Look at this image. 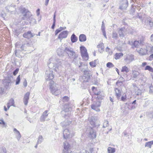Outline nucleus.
I'll return each mask as SVG.
<instances>
[{
    "mask_svg": "<svg viewBox=\"0 0 153 153\" xmlns=\"http://www.w3.org/2000/svg\"><path fill=\"white\" fill-rule=\"evenodd\" d=\"M62 61L60 59H54L53 62H50L48 63V66L49 68L46 70L45 75V79L47 81L51 80L53 78V71L52 70H51V69L53 68L56 72H59V69L60 68Z\"/></svg>",
    "mask_w": 153,
    "mask_h": 153,
    "instance_id": "nucleus-1",
    "label": "nucleus"
},
{
    "mask_svg": "<svg viewBox=\"0 0 153 153\" xmlns=\"http://www.w3.org/2000/svg\"><path fill=\"white\" fill-rule=\"evenodd\" d=\"M57 52L59 56H61L63 55L65 51L64 50H63L61 48H59L57 50Z\"/></svg>",
    "mask_w": 153,
    "mask_h": 153,
    "instance_id": "nucleus-30",
    "label": "nucleus"
},
{
    "mask_svg": "<svg viewBox=\"0 0 153 153\" xmlns=\"http://www.w3.org/2000/svg\"><path fill=\"white\" fill-rule=\"evenodd\" d=\"M153 59V54L149 56V60H152Z\"/></svg>",
    "mask_w": 153,
    "mask_h": 153,
    "instance_id": "nucleus-63",
    "label": "nucleus"
},
{
    "mask_svg": "<svg viewBox=\"0 0 153 153\" xmlns=\"http://www.w3.org/2000/svg\"><path fill=\"white\" fill-rule=\"evenodd\" d=\"M78 38L74 34H73L71 36V41L72 43L76 42L77 41Z\"/></svg>",
    "mask_w": 153,
    "mask_h": 153,
    "instance_id": "nucleus-29",
    "label": "nucleus"
},
{
    "mask_svg": "<svg viewBox=\"0 0 153 153\" xmlns=\"http://www.w3.org/2000/svg\"><path fill=\"white\" fill-rule=\"evenodd\" d=\"M121 71L123 72H125L126 73H127L128 72L129 70L126 66H124L122 67Z\"/></svg>",
    "mask_w": 153,
    "mask_h": 153,
    "instance_id": "nucleus-40",
    "label": "nucleus"
},
{
    "mask_svg": "<svg viewBox=\"0 0 153 153\" xmlns=\"http://www.w3.org/2000/svg\"><path fill=\"white\" fill-rule=\"evenodd\" d=\"M63 136L64 138L67 139L71 137L74 135V134L69 131L67 128L65 129L63 132Z\"/></svg>",
    "mask_w": 153,
    "mask_h": 153,
    "instance_id": "nucleus-7",
    "label": "nucleus"
},
{
    "mask_svg": "<svg viewBox=\"0 0 153 153\" xmlns=\"http://www.w3.org/2000/svg\"><path fill=\"white\" fill-rule=\"evenodd\" d=\"M114 65L111 62H108L106 64V66L109 68H111L114 67Z\"/></svg>",
    "mask_w": 153,
    "mask_h": 153,
    "instance_id": "nucleus-45",
    "label": "nucleus"
},
{
    "mask_svg": "<svg viewBox=\"0 0 153 153\" xmlns=\"http://www.w3.org/2000/svg\"><path fill=\"white\" fill-rule=\"evenodd\" d=\"M145 70H148L151 72H153V69L149 65L146 66L145 68Z\"/></svg>",
    "mask_w": 153,
    "mask_h": 153,
    "instance_id": "nucleus-41",
    "label": "nucleus"
},
{
    "mask_svg": "<svg viewBox=\"0 0 153 153\" xmlns=\"http://www.w3.org/2000/svg\"><path fill=\"white\" fill-rule=\"evenodd\" d=\"M88 137L91 138H94L96 137V133L92 128H90L88 134Z\"/></svg>",
    "mask_w": 153,
    "mask_h": 153,
    "instance_id": "nucleus-19",
    "label": "nucleus"
},
{
    "mask_svg": "<svg viewBox=\"0 0 153 153\" xmlns=\"http://www.w3.org/2000/svg\"><path fill=\"white\" fill-rule=\"evenodd\" d=\"M101 102L100 101H97L94 102L91 105V108L97 111H100V109L99 108L100 106Z\"/></svg>",
    "mask_w": 153,
    "mask_h": 153,
    "instance_id": "nucleus-9",
    "label": "nucleus"
},
{
    "mask_svg": "<svg viewBox=\"0 0 153 153\" xmlns=\"http://www.w3.org/2000/svg\"><path fill=\"white\" fill-rule=\"evenodd\" d=\"M68 34V32L67 31H63L59 34L58 38L60 40V41L61 42L62 39L67 37Z\"/></svg>",
    "mask_w": 153,
    "mask_h": 153,
    "instance_id": "nucleus-15",
    "label": "nucleus"
},
{
    "mask_svg": "<svg viewBox=\"0 0 153 153\" xmlns=\"http://www.w3.org/2000/svg\"><path fill=\"white\" fill-rule=\"evenodd\" d=\"M139 73L137 71H135L132 73L133 77L134 78H136L139 75Z\"/></svg>",
    "mask_w": 153,
    "mask_h": 153,
    "instance_id": "nucleus-39",
    "label": "nucleus"
},
{
    "mask_svg": "<svg viewBox=\"0 0 153 153\" xmlns=\"http://www.w3.org/2000/svg\"><path fill=\"white\" fill-rule=\"evenodd\" d=\"M149 25L151 27H153V22L151 21L149 24Z\"/></svg>",
    "mask_w": 153,
    "mask_h": 153,
    "instance_id": "nucleus-61",
    "label": "nucleus"
},
{
    "mask_svg": "<svg viewBox=\"0 0 153 153\" xmlns=\"http://www.w3.org/2000/svg\"><path fill=\"white\" fill-rule=\"evenodd\" d=\"M126 105H127L128 106V108L130 110L134 109L136 108V107L134 105H132V104H131V103L130 102H126Z\"/></svg>",
    "mask_w": 153,
    "mask_h": 153,
    "instance_id": "nucleus-32",
    "label": "nucleus"
},
{
    "mask_svg": "<svg viewBox=\"0 0 153 153\" xmlns=\"http://www.w3.org/2000/svg\"><path fill=\"white\" fill-rule=\"evenodd\" d=\"M61 30L59 29V28L56 29L55 32V35H56L59 33L61 32Z\"/></svg>",
    "mask_w": 153,
    "mask_h": 153,
    "instance_id": "nucleus-60",
    "label": "nucleus"
},
{
    "mask_svg": "<svg viewBox=\"0 0 153 153\" xmlns=\"http://www.w3.org/2000/svg\"><path fill=\"white\" fill-rule=\"evenodd\" d=\"M20 75H19L17 78V79H16V85L19 84L20 82Z\"/></svg>",
    "mask_w": 153,
    "mask_h": 153,
    "instance_id": "nucleus-51",
    "label": "nucleus"
},
{
    "mask_svg": "<svg viewBox=\"0 0 153 153\" xmlns=\"http://www.w3.org/2000/svg\"><path fill=\"white\" fill-rule=\"evenodd\" d=\"M8 104H9L11 106H14V100L13 98L11 99L7 103Z\"/></svg>",
    "mask_w": 153,
    "mask_h": 153,
    "instance_id": "nucleus-42",
    "label": "nucleus"
},
{
    "mask_svg": "<svg viewBox=\"0 0 153 153\" xmlns=\"http://www.w3.org/2000/svg\"><path fill=\"white\" fill-rule=\"evenodd\" d=\"M144 42L143 41H135L133 42V45L135 47H138L140 45H143Z\"/></svg>",
    "mask_w": 153,
    "mask_h": 153,
    "instance_id": "nucleus-20",
    "label": "nucleus"
},
{
    "mask_svg": "<svg viewBox=\"0 0 153 153\" xmlns=\"http://www.w3.org/2000/svg\"><path fill=\"white\" fill-rule=\"evenodd\" d=\"M84 68H82L81 71L83 72L84 75H87V78L88 79H89L90 76L91 75V71L88 69H86L84 70V69H85L86 68H87V67L86 66H84Z\"/></svg>",
    "mask_w": 153,
    "mask_h": 153,
    "instance_id": "nucleus-12",
    "label": "nucleus"
},
{
    "mask_svg": "<svg viewBox=\"0 0 153 153\" xmlns=\"http://www.w3.org/2000/svg\"><path fill=\"white\" fill-rule=\"evenodd\" d=\"M128 5V4L127 0H122L119 8L122 10H126Z\"/></svg>",
    "mask_w": 153,
    "mask_h": 153,
    "instance_id": "nucleus-13",
    "label": "nucleus"
},
{
    "mask_svg": "<svg viewBox=\"0 0 153 153\" xmlns=\"http://www.w3.org/2000/svg\"><path fill=\"white\" fill-rule=\"evenodd\" d=\"M118 37V35L115 32L113 31L112 34V37L113 38L117 39Z\"/></svg>",
    "mask_w": 153,
    "mask_h": 153,
    "instance_id": "nucleus-43",
    "label": "nucleus"
},
{
    "mask_svg": "<svg viewBox=\"0 0 153 153\" xmlns=\"http://www.w3.org/2000/svg\"><path fill=\"white\" fill-rule=\"evenodd\" d=\"M13 131L14 132L16 133V136L17 140H19L21 137V135L19 132L16 128L14 129Z\"/></svg>",
    "mask_w": 153,
    "mask_h": 153,
    "instance_id": "nucleus-28",
    "label": "nucleus"
},
{
    "mask_svg": "<svg viewBox=\"0 0 153 153\" xmlns=\"http://www.w3.org/2000/svg\"><path fill=\"white\" fill-rule=\"evenodd\" d=\"M146 50L147 52L149 51V52H152L153 51V46H150L149 45L146 46Z\"/></svg>",
    "mask_w": 153,
    "mask_h": 153,
    "instance_id": "nucleus-36",
    "label": "nucleus"
},
{
    "mask_svg": "<svg viewBox=\"0 0 153 153\" xmlns=\"http://www.w3.org/2000/svg\"><path fill=\"white\" fill-rule=\"evenodd\" d=\"M94 94L95 95H96L97 96V98L98 99H102V96H101L102 92L100 91H95L94 92Z\"/></svg>",
    "mask_w": 153,
    "mask_h": 153,
    "instance_id": "nucleus-26",
    "label": "nucleus"
},
{
    "mask_svg": "<svg viewBox=\"0 0 153 153\" xmlns=\"http://www.w3.org/2000/svg\"><path fill=\"white\" fill-rule=\"evenodd\" d=\"M79 41L81 42H85L86 40V37L84 34H81L79 36Z\"/></svg>",
    "mask_w": 153,
    "mask_h": 153,
    "instance_id": "nucleus-25",
    "label": "nucleus"
},
{
    "mask_svg": "<svg viewBox=\"0 0 153 153\" xmlns=\"http://www.w3.org/2000/svg\"><path fill=\"white\" fill-rule=\"evenodd\" d=\"M97 60H95L94 62H91L89 63L90 65L92 67H94L96 66V62L97 61Z\"/></svg>",
    "mask_w": 153,
    "mask_h": 153,
    "instance_id": "nucleus-47",
    "label": "nucleus"
},
{
    "mask_svg": "<svg viewBox=\"0 0 153 153\" xmlns=\"http://www.w3.org/2000/svg\"><path fill=\"white\" fill-rule=\"evenodd\" d=\"M130 28V27L126 28V27H125L120 28L118 31L119 36L120 37H123L127 33H131V31H129Z\"/></svg>",
    "mask_w": 153,
    "mask_h": 153,
    "instance_id": "nucleus-5",
    "label": "nucleus"
},
{
    "mask_svg": "<svg viewBox=\"0 0 153 153\" xmlns=\"http://www.w3.org/2000/svg\"><path fill=\"white\" fill-rule=\"evenodd\" d=\"M152 145H153V140L146 143L145 145V146L149 147L151 148Z\"/></svg>",
    "mask_w": 153,
    "mask_h": 153,
    "instance_id": "nucleus-37",
    "label": "nucleus"
},
{
    "mask_svg": "<svg viewBox=\"0 0 153 153\" xmlns=\"http://www.w3.org/2000/svg\"><path fill=\"white\" fill-rule=\"evenodd\" d=\"M81 54L83 58L85 59H88V58L87 50L83 46L80 47Z\"/></svg>",
    "mask_w": 153,
    "mask_h": 153,
    "instance_id": "nucleus-6",
    "label": "nucleus"
},
{
    "mask_svg": "<svg viewBox=\"0 0 153 153\" xmlns=\"http://www.w3.org/2000/svg\"><path fill=\"white\" fill-rule=\"evenodd\" d=\"M56 12H55L53 17V25L51 26V28L52 29H53L55 25V23H56Z\"/></svg>",
    "mask_w": 153,
    "mask_h": 153,
    "instance_id": "nucleus-38",
    "label": "nucleus"
},
{
    "mask_svg": "<svg viewBox=\"0 0 153 153\" xmlns=\"http://www.w3.org/2000/svg\"><path fill=\"white\" fill-rule=\"evenodd\" d=\"M89 121L92 127H95L96 120L94 117H91L89 118Z\"/></svg>",
    "mask_w": 153,
    "mask_h": 153,
    "instance_id": "nucleus-21",
    "label": "nucleus"
},
{
    "mask_svg": "<svg viewBox=\"0 0 153 153\" xmlns=\"http://www.w3.org/2000/svg\"><path fill=\"white\" fill-rule=\"evenodd\" d=\"M102 32L103 34V36H104L105 37L106 39H107V37L106 36V34L105 30H102Z\"/></svg>",
    "mask_w": 153,
    "mask_h": 153,
    "instance_id": "nucleus-59",
    "label": "nucleus"
},
{
    "mask_svg": "<svg viewBox=\"0 0 153 153\" xmlns=\"http://www.w3.org/2000/svg\"><path fill=\"white\" fill-rule=\"evenodd\" d=\"M0 124H2L3 126H5L6 124L3 120V119H1L0 120Z\"/></svg>",
    "mask_w": 153,
    "mask_h": 153,
    "instance_id": "nucleus-52",
    "label": "nucleus"
},
{
    "mask_svg": "<svg viewBox=\"0 0 153 153\" xmlns=\"http://www.w3.org/2000/svg\"><path fill=\"white\" fill-rule=\"evenodd\" d=\"M44 140L43 137L41 135H40L38 138L37 144H39L41 143Z\"/></svg>",
    "mask_w": 153,
    "mask_h": 153,
    "instance_id": "nucleus-34",
    "label": "nucleus"
},
{
    "mask_svg": "<svg viewBox=\"0 0 153 153\" xmlns=\"http://www.w3.org/2000/svg\"><path fill=\"white\" fill-rule=\"evenodd\" d=\"M103 44L102 43H100L97 46V47L98 48H100L102 50H103L104 49Z\"/></svg>",
    "mask_w": 153,
    "mask_h": 153,
    "instance_id": "nucleus-48",
    "label": "nucleus"
},
{
    "mask_svg": "<svg viewBox=\"0 0 153 153\" xmlns=\"http://www.w3.org/2000/svg\"><path fill=\"white\" fill-rule=\"evenodd\" d=\"M11 81L10 80H5L3 82V84L5 88L8 89L11 85Z\"/></svg>",
    "mask_w": 153,
    "mask_h": 153,
    "instance_id": "nucleus-22",
    "label": "nucleus"
},
{
    "mask_svg": "<svg viewBox=\"0 0 153 153\" xmlns=\"http://www.w3.org/2000/svg\"><path fill=\"white\" fill-rule=\"evenodd\" d=\"M27 47L26 45V44H24L22 45L21 47V50H26V49H27Z\"/></svg>",
    "mask_w": 153,
    "mask_h": 153,
    "instance_id": "nucleus-50",
    "label": "nucleus"
},
{
    "mask_svg": "<svg viewBox=\"0 0 153 153\" xmlns=\"http://www.w3.org/2000/svg\"><path fill=\"white\" fill-rule=\"evenodd\" d=\"M137 16H138L139 18L140 19L142 20V17L141 16V13H138Z\"/></svg>",
    "mask_w": 153,
    "mask_h": 153,
    "instance_id": "nucleus-62",
    "label": "nucleus"
},
{
    "mask_svg": "<svg viewBox=\"0 0 153 153\" xmlns=\"http://www.w3.org/2000/svg\"><path fill=\"white\" fill-rule=\"evenodd\" d=\"M50 89L51 93L55 96L60 94L61 91L58 85L54 83L53 81L51 80L50 82Z\"/></svg>",
    "mask_w": 153,
    "mask_h": 153,
    "instance_id": "nucleus-2",
    "label": "nucleus"
},
{
    "mask_svg": "<svg viewBox=\"0 0 153 153\" xmlns=\"http://www.w3.org/2000/svg\"><path fill=\"white\" fill-rule=\"evenodd\" d=\"M123 56V54L122 53H116L115 55V57L114 58L116 59H119Z\"/></svg>",
    "mask_w": 153,
    "mask_h": 153,
    "instance_id": "nucleus-31",
    "label": "nucleus"
},
{
    "mask_svg": "<svg viewBox=\"0 0 153 153\" xmlns=\"http://www.w3.org/2000/svg\"><path fill=\"white\" fill-rule=\"evenodd\" d=\"M149 92L150 93H153V87L152 86H151L149 87Z\"/></svg>",
    "mask_w": 153,
    "mask_h": 153,
    "instance_id": "nucleus-57",
    "label": "nucleus"
},
{
    "mask_svg": "<svg viewBox=\"0 0 153 153\" xmlns=\"http://www.w3.org/2000/svg\"><path fill=\"white\" fill-rule=\"evenodd\" d=\"M71 123V122L65 120V121L61 123V125L63 128H65L67 126H69Z\"/></svg>",
    "mask_w": 153,
    "mask_h": 153,
    "instance_id": "nucleus-24",
    "label": "nucleus"
},
{
    "mask_svg": "<svg viewBox=\"0 0 153 153\" xmlns=\"http://www.w3.org/2000/svg\"><path fill=\"white\" fill-rule=\"evenodd\" d=\"M24 21H22L21 24L22 25H27L29 23H31L32 22H35L36 21L35 19L33 18V19H31L30 21H27V20H25Z\"/></svg>",
    "mask_w": 153,
    "mask_h": 153,
    "instance_id": "nucleus-27",
    "label": "nucleus"
},
{
    "mask_svg": "<svg viewBox=\"0 0 153 153\" xmlns=\"http://www.w3.org/2000/svg\"><path fill=\"white\" fill-rule=\"evenodd\" d=\"M19 9L21 12L23 14V16L22 17L23 20H27L30 21L31 19H33L32 15L28 10L22 7H20Z\"/></svg>",
    "mask_w": 153,
    "mask_h": 153,
    "instance_id": "nucleus-3",
    "label": "nucleus"
},
{
    "mask_svg": "<svg viewBox=\"0 0 153 153\" xmlns=\"http://www.w3.org/2000/svg\"><path fill=\"white\" fill-rule=\"evenodd\" d=\"M35 35V34L32 33L30 31H29L24 33L23 36L25 38L29 39L30 38L33 37Z\"/></svg>",
    "mask_w": 153,
    "mask_h": 153,
    "instance_id": "nucleus-17",
    "label": "nucleus"
},
{
    "mask_svg": "<svg viewBox=\"0 0 153 153\" xmlns=\"http://www.w3.org/2000/svg\"><path fill=\"white\" fill-rule=\"evenodd\" d=\"M26 45L27 47L33 46V44L31 42L26 43Z\"/></svg>",
    "mask_w": 153,
    "mask_h": 153,
    "instance_id": "nucleus-53",
    "label": "nucleus"
},
{
    "mask_svg": "<svg viewBox=\"0 0 153 153\" xmlns=\"http://www.w3.org/2000/svg\"><path fill=\"white\" fill-rule=\"evenodd\" d=\"M152 21V18L149 17H147L146 18L145 21V24L147 25H148L149 23Z\"/></svg>",
    "mask_w": 153,
    "mask_h": 153,
    "instance_id": "nucleus-35",
    "label": "nucleus"
},
{
    "mask_svg": "<svg viewBox=\"0 0 153 153\" xmlns=\"http://www.w3.org/2000/svg\"><path fill=\"white\" fill-rule=\"evenodd\" d=\"M19 71V69L18 68H16L13 73V74L15 76L18 73V72Z\"/></svg>",
    "mask_w": 153,
    "mask_h": 153,
    "instance_id": "nucleus-55",
    "label": "nucleus"
},
{
    "mask_svg": "<svg viewBox=\"0 0 153 153\" xmlns=\"http://www.w3.org/2000/svg\"><path fill=\"white\" fill-rule=\"evenodd\" d=\"M109 125L108 122L106 120H105L103 123V128H105Z\"/></svg>",
    "mask_w": 153,
    "mask_h": 153,
    "instance_id": "nucleus-46",
    "label": "nucleus"
},
{
    "mask_svg": "<svg viewBox=\"0 0 153 153\" xmlns=\"http://www.w3.org/2000/svg\"><path fill=\"white\" fill-rule=\"evenodd\" d=\"M149 115L150 117L153 118V111L150 112Z\"/></svg>",
    "mask_w": 153,
    "mask_h": 153,
    "instance_id": "nucleus-58",
    "label": "nucleus"
},
{
    "mask_svg": "<svg viewBox=\"0 0 153 153\" xmlns=\"http://www.w3.org/2000/svg\"><path fill=\"white\" fill-rule=\"evenodd\" d=\"M101 30H105V25L104 24V22L103 21H102V25L101 26Z\"/></svg>",
    "mask_w": 153,
    "mask_h": 153,
    "instance_id": "nucleus-56",
    "label": "nucleus"
},
{
    "mask_svg": "<svg viewBox=\"0 0 153 153\" xmlns=\"http://www.w3.org/2000/svg\"><path fill=\"white\" fill-rule=\"evenodd\" d=\"M48 112V110H46L42 113L40 118L41 122H44L45 120L48 121L50 120L49 118H47L49 114Z\"/></svg>",
    "mask_w": 153,
    "mask_h": 153,
    "instance_id": "nucleus-8",
    "label": "nucleus"
},
{
    "mask_svg": "<svg viewBox=\"0 0 153 153\" xmlns=\"http://www.w3.org/2000/svg\"><path fill=\"white\" fill-rule=\"evenodd\" d=\"M69 100V98L67 96H64L63 97L62 101L64 102H68Z\"/></svg>",
    "mask_w": 153,
    "mask_h": 153,
    "instance_id": "nucleus-49",
    "label": "nucleus"
},
{
    "mask_svg": "<svg viewBox=\"0 0 153 153\" xmlns=\"http://www.w3.org/2000/svg\"><path fill=\"white\" fill-rule=\"evenodd\" d=\"M107 150L108 153H114L115 152V149L109 146L108 147Z\"/></svg>",
    "mask_w": 153,
    "mask_h": 153,
    "instance_id": "nucleus-33",
    "label": "nucleus"
},
{
    "mask_svg": "<svg viewBox=\"0 0 153 153\" xmlns=\"http://www.w3.org/2000/svg\"><path fill=\"white\" fill-rule=\"evenodd\" d=\"M137 52L141 55H143L146 54L147 51L146 49L141 48L140 50H137Z\"/></svg>",
    "mask_w": 153,
    "mask_h": 153,
    "instance_id": "nucleus-23",
    "label": "nucleus"
},
{
    "mask_svg": "<svg viewBox=\"0 0 153 153\" xmlns=\"http://www.w3.org/2000/svg\"><path fill=\"white\" fill-rule=\"evenodd\" d=\"M70 149V144L67 142H65L64 144L63 153H71V151Z\"/></svg>",
    "mask_w": 153,
    "mask_h": 153,
    "instance_id": "nucleus-10",
    "label": "nucleus"
},
{
    "mask_svg": "<svg viewBox=\"0 0 153 153\" xmlns=\"http://www.w3.org/2000/svg\"><path fill=\"white\" fill-rule=\"evenodd\" d=\"M115 94L118 99H119L121 95V93L122 91L121 89L117 88H114Z\"/></svg>",
    "mask_w": 153,
    "mask_h": 153,
    "instance_id": "nucleus-16",
    "label": "nucleus"
},
{
    "mask_svg": "<svg viewBox=\"0 0 153 153\" xmlns=\"http://www.w3.org/2000/svg\"><path fill=\"white\" fill-rule=\"evenodd\" d=\"M71 109L69 106H65L64 109L61 112V113L63 115V116L66 118L67 116L69 117V115L70 114L71 112L70 111Z\"/></svg>",
    "mask_w": 153,
    "mask_h": 153,
    "instance_id": "nucleus-11",
    "label": "nucleus"
},
{
    "mask_svg": "<svg viewBox=\"0 0 153 153\" xmlns=\"http://www.w3.org/2000/svg\"><path fill=\"white\" fill-rule=\"evenodd\" d=\"M65 52H66L71 58H73V62L75 63L76 62L78 56L75 54V52L73 51V49L70 47H66L64 49Z\"/></svg>",
    "mask_w": 153,
    "mask_h": 153,
    "instance_id": "nucleus-4",
    "label": "nucleus"
},
{
    "mask_svg": "<svg viewBox=\"0 0 153 153\" xmlns=\"http://www.w3.org/2000/svg\"><path fill=\"white\" fill-rule=\"evenodd\" d=\"M23 85L25 87H26L27 86V82L26 80H25L23 82Z\"/></svg>",
    "mask_w": 153,
    "mask_h": 153,
    "instance_id": "nucleus-64",
    "label": "nucleus"
},
{
    "mask_svg": "<svg viewBox=\"0 0 153 153\" xmlns=\"http://www.w3.org/2000/svg\"><path fill=\"white\" fill-rule=\"evenodd\" d=\"M7 151L6 148L4 147L0 148V153H6Z\"/></svg>",
    "mask_w": 153,
    "mask_h": 153,
    "instance_id": "nucleus-44",
    "label": "nucleus"
},
{
    "mask_svg": "<svg viewBox=\"0 0 153 153\" xmlns=\"http://www.w3.org/2000/svg\"><path fill=\"white\" fill-rule=\"evenodd\" d=\"M134 59V55L132 54L127 55L124 59L127 64H129Z\"/></svg>",
    "mask_w": 153,
    "mask_h": 153,
    "instance_id": "nucleus-14",
    "label": "nucleus"
},
{
    "mask_svg": "<svg viewBox=\"0 0 153 153\" xmlns=\"http://www.w3.org/2000/svg\"><path fill=\"white\" fill-rule=\"evenodd\" d=\"M30 95V93L29 92H27L24 95L23 99V101L24 104L25 105H27V104L28 100L29 99Z\"/></svg>",
    "mask_w": 153,
    "mask_h": 153,
    "instance_id": "nucleus-18",
    "label": "nucleus"
},
{
    "mask_svg": "<svg viewBox=\"0 0 153 153\" xmlns=\"http://www.w3.org/2000/svg\"><path fill=\"white\" fill-rule=\"evenodd\" d=\"M126 95H125V96H122L121 98V100L123 101H124L126 100Z\"/></svg>",
    "mask_w": 153,
    "mask_h": 153,
    "instance_id": "nucleus-54",
    "label": "nucleus"
}]
</instances>
